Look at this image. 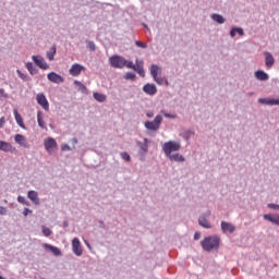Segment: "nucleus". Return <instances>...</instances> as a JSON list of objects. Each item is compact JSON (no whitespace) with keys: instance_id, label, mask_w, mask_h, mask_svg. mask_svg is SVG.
Here are the masks:
<instances>
[{"instance_id":"obj_37","label":"nucleus","mask_w":279,"mask_h":279,"mask_svg":"<svg viewBox=\"0 0 279 279\" xmlns=\"http://www.w3.org/2000/svg\"><path fill=\"white\" fill-rule=\"evenodd\" d=\"M16 73H17L19 77L21 80H23L24 82H27L29 80V76H27V74H24L23 72H21V70H16Z\"/></svg>"},{"instance_id":"obj_55","label":"nucleus","mask_w":279,"mask_h":279,"mask_svg":"<svg viewBox=\"0 0 279 279\" xmlns=\"http://www.w3.org/2000/svg\"><path fill=\"white\" fill-rule=\"evenodd\" d=\"M144 27H145L146 29H148L147 24H144Z\"/></svg>"},{"instance_id":"obj_11","label":"nucleus","mask_w":279,"mask_h":279,"mask_svg":"<svg viewBox=\"0 0 279 279\" xmlns=\"http://www.w3.org/2000/svg\"><path fill=\"white\" fill-rule=\"evenodd\" d=\"M143 93H145V95H149L150 97H154V95L158 93V87H156V85L153 83H147L143 86Z\"/></svg>"},{"instance_id":"obj_48","label":"nucleus","mask_w":279,"mask_h":279,"mask_svg":"<svg viewBox=\"0 0 279 279\" xmlns=\"http://www.w3.org/2000/svg\"><path fill=\"white\" fill-rule=\"evenodd\" d=\"M23 215H24V217H27V215H32V209L24 208Z\"/></svg>"},{"instance_id":"obj_6","label":"nucleus","mask_w":279,"mask_h":279,"mask_svg":"<svg viewBox=\"0 0 279 279\" xmlns=\"http://www.w3.org/2000/svg\"><path fill=\"white\" fill-rule=\"evenodd\" d=\"M109 64L113 69H123L125 66V58L114 54L109 58Z\"/></svg>"},{"instance_id":"obj_20","label":"nucleus","mask_w":279,"mask_h":279,"mask_svg":"<svg viewBox=\"0 0 279 279\" xmlns=\"http://www.w3.org/2000/svg\"><path fill=\"white\" fill-rule=\"evenodd\" d=\"M254 76L258 80V82H267V80H269V74L263 70L255 71Z\"/></svg>"},{"instance_id":"obj_44","label":"nucleus","mask_w":279,"mask_h":279,"mask_svg":"<svg viewBox=\"0 0 279 279\" xmlns=\"http://www.w3.org/2000/svg\"><path fill=\"white\" fill-rule=\"evenodd\" d=\"M72 147L71 146H69L68 144H63L62 146H61V150L62 151H72Z\"/></svg>"},{"instance_id":"obj_3","label":"nucleus","mask_w":279,"mask_h":279,"mask_svg":"<svg viewBox=\"0 0 279 279\" xmlns=\"http://www.w3.org/2000/svg\"><path fill=\"white\" fill-rule=\"evenodd\" d=\"M182 149V144L175 141H169L163 143L162 150L166 157L171 156L173 151H180Z\"/></svg>"},{"instance_id":"obj_56","label":"nucleus","mask_w":279,"mask_h":279,"mask_svg":"<svg viewBox=\"0 0 279 279\" xmlns=\"http://www.w3.org/2000/svg\"><path fill=\"white\" fill-rule=\"evenodd\" d=\"M0 279H5V278H3V276L0 275Z\"/></svg>"},{"instance_id":"obj_17","label":"nucleus","mask_w":279,"mask_h":279,"mask_svg":"<svg viewBox=\"0 0 279 279\" xmlns=\"http://www.w3.org/2000/svg\"><path fill=\"white\" fill-rule=\"evenodd\" d=\"M28 199L35 204V206H40V198L38 197V192L31 190L27 193Z\"/></svg>"},{"instance_id":"obj_16","label":"nucleus","mask_w":279,"mask_h":279,"mask_svg":"<svg viewBox=\"0 0 279 279\" xmlns=\"http://www.w3.org/2000/svg\"><path fill=\"white\" fill-rule=\"evenodd\" d=\"M258 104H262V106H279V98H259Z\"/></svg>"},{"instance_id":"obj_40","label":"nucleus","mask_w":279,"mask_h":279,"mask_svg":"<svg viewBox=\"0 0 279 279\" xmlns=\"http://www.w3.org/2000/svg\"><path fill=\"white\" fill-rule=\"evenodd\" d=\"M136 47H140L141 49H147V44L141 41V40H135Z\"/></svg>"},{"instance_id":"obj_50","label":"nucleus","mask_w":279,"mask_h":279,"mask_svg":"<svg viewBox=\"0 0 279 279\" xmlns=\"http://www.w3.org/2000/svg\"><path fill=\"white\" fill-rule=\"evenodd\" d=\"M5 125V117L0 118V130Z\"/></svg>"},{"instance_id":"obj_46","label":"nucleus","mask_w":279,"mask_h":279,"mask_svg":"<svg viewBox=\"0 0 279 279\" xmlns=\"http://www.w3.org/2000/svg\"><path fill=\"white\" fill-rule=\"evenodd\" d=\"M0 97H3L4 99H8V95L5 94V89L0 88Z\"/></svg>"},{"instance_id":"obj_30","label":"nucleus","mask_w":279,"mask_h":279,"mask_svg":"<svg viewBox=\"0 0 279 279\" xmlns=\"http://www.w3.org/2000/svg\"><path fill=\"white\" fill-rule=\"evenodd\" d=\"M26 69L28 71V73H31V75H36L38 73V69L36 66H34V63H32V62L26 63Z\"/></svg>"},{"instance_id":"obj_41","label":"nucleus","mask_w":279,"mask_h":279,"mask_svg":"<svg viewBox=\"0 0 279 279\" xmlns=\"http://www.w3.org/2000/svg\"><path fill=\"white\" fill-rule=\"evenodd\" d=\"M125 80H136V74L134 72H128L125 74Z\"/></svg>"},{"instance_id":"obj_14","label":"nucleus","mask_w":279,"mask_h":279,"mask_svg":"<svg viewBox=\"0 0 279 279\" xmlns=\"http://www.w3.org/2000/svg\"><path fill=\"white\" fill-rule=\"evenodd\" d=\"M220 227H221L222 232H225V233L229 232V234H234V232L236 231V227L234 225H232L231 222L221 221Z\"/></svg>"},{"instance_id":"obj_2","label":"nucleus","mask_w":279,"mask_h":279,"mask_svg":"<svg viewBox=\"0 0 279 279\" xmlns=\"http://www.w3.org/2000/svg\"><path fill=\"white\" fill-rule=\"evenodd\" d=\"M149 71L156 84H158L159 86H169V80H167L165 76H159L162 73V68H160L158 64H151Z\"/></svg>"},{"instance_id":"obj_13","label":"nucleus","mask_w":279,"mask_h":279,"mask_svg":"<svg viewBox=\"0 0 279 279\" xmlns=\"http://www.w3.org/2000/svg\"><path fill=\"white\" fill-rule=\"evenodd\" d=\"M47 78L49 82H52V84H62V82H64V77L56 72L48 73Z\"/></svg>"},{"instance_id":"obj_31","label":"nucleus","mask_w":279,"mask_h":279,"mask_svg":"<svg viewBox=\"0 0 279 279\" xmlns=\"http://www.w3.org/2000/svg\"><path fill=\"white\" fill-rule=\"evenodd\" d=\"M93 97L96 101H98L99 104H104V101H106L107 97L104 94L100 93H94Z\"/></svg>"},{"instance_id":"obj_22","label":"nucleus","mask_w":279,"mask_h":279,"mask_svg":"<svg viewBox=\"0 0 279 279\" xmlns=\"http://www.w3.org/2000/svg\"><path fill=\"white\" fill-rule=\"evenodd\" d=\"M167 158H169V160L172 162H184V160H186L180 153H172L171 155H168Z\"/></svg>"},{"instance_id":"obj_21","label":"nucleus","mask_w":279,"mask_h":279,"mask_svg":"<svg viewBox=\"0 0 279 279\" xmlns=\"http://www.w3.org/2000/svg\"><path fill=\"white\" fill-rule=\"evenodd\" d=\"M43 247L45 250H49L50 252H52V254L54 256H62V251H60V248H58L57 246H53L51 244H47V243H44L43 244Z\"/></svg>"},{"instance_id":"obj_34","label":"nucleus","mask_w":279,"mask_h":279,"mask_svg":"<svg viewBox=\"0 0 279 279\" xmlns=\"http://www.w3.org/2000/svg\"><path fill=\"white\" fill-rule=\"evenodd\" d=\"M41 232L44 234V236H49L50 234H53V231H51V229H49V227H41Z\"/></svg>"},{"instance_id":"obj_35","label":"nucleus","mask_w":279,"mask_h":279,"mask_svg":"<svg viewBox=\"0 0 279 279\" xmlns=\"http://www.w3.org/2000/svg\"><path fill=\"white\" fill-rule=\"evenodd\" d=\"M124 66H126V69H133V71H136V65L132 61H128L124 59Z\"/></svg>"},{"instance_id":"obj_23","label":"nucleus","mask_w":279,"mask_h":279,"mask_svg":"<svg viewBox=\"0 0 279 279\" xmlns=\"http://www.w3.org/2000/svg\"><path fill=\"white\" fill-rule=\"evenodd\" d=\"M264 220L269 221L270 223H275V226H279V215L272 216L271 214H265Z\"/></svg>"},{"instance_id":"obj_18","label":"nucleus","mask_w":279,"mask_h":279,"mask_svg":"<svg viewBox=\"0 0 279 279\" xmlns=\"http://www.w3.org/2000/svg\"><path fill=\"white\" fill-rule=\"evenodd\" d=\"M14 141L21 147H26V148L29 147V144L27 143V138L25 137V135L16 134L14 136Z\"/></svg>"},{"instance_id":"obj_54","label":"nucleus","mask_w":279,"mask_h":279,"mask_svg":"<svg viewBox=\"0 0 279 279\" xmlns=\"http://www.w3.org/2000/svg\"><path fill=\"white\" fill-rule=\"evenodd\" d=\"M247 95H248V97H252L254 95V92H251Z\"/></svg>"},{"instance_id":"obj_25","label":"nucleus","mask_w":279,"mask_h":279,"mask_svg":"<svg viewBox=\"0 0 279 279\" xmlns=\"http://www.w3.org/2000/svg\"><path fill=\"white\" fill-rule=\"evenodd\" d=\"M211 20L215 21V23H218V25H223V23H226V19L219 13L211 14Z\"/></svg>"},{"instance_id":"obj_32","label":"nucleus","mask_w":279,"mask_h":279,"mask_svg":"<svg viewBox=\"0 0 279 279\" xmlns=\"http://www.w3.org/2000/svg\"><path fill=\"white\" fill-rule=\"evenodd\" d=\"M56 57V46H52L49 51L47 52L48 60L53 61V58Z\"/></svg>"},{"instance_id":"obj_5","label":"nucleus","mask_w":279,"mask_h":279,"mask_svg":"<svg viewBox=\"0 0 279 279\" xmlns=\"http://www.w3.org/2000/svg\"><path fill=\"white\" fill-rule=\"evenodd\" d=\"M162 123V116L158 114L153 121H146L144 128L150 132H158L160 130V124Z\"/></svg>"},{"instance_id":"obj_1","label":"nucleus","mask_w":279,"mask_h":279,"mask_svg":"<svg viewBox=\"0 0 279 279\" xmlns=\"http://www.w3.org/2000/svg\"><path fill=\"white\" fill-rule=\"evenodd\" d=\"M221 238L219 235H209L202 240L201 245L205 252H214L219 250Z\"/></svg>"},{"instance_id":"obj_45","label":"nucleus","mask_w":279,"mask_h":279,"mask_svg":"<svg viewBox=\"0 0 279 279\" xmlns=\"http://www.w3.org/2000/svg\"><path fill=\"white\" fill-rule=\"evenodd\" d=\"M70 143H72V149H75V145H77V138L76 137L71 138Z\"/></svg>"},{"instance_id":"obj_8","label":"nucleus","mask_w":279,"mask_h":279,"mask_svg":"<svg viewBox=\"0 0 279 279\" xmlns=\"http://www.w3.org/2000/svg\"><path fill=\"white\" fill-rule=\"evenodd\" d=\"M72 252L76 256H82L84 254V250L82 248V242L80 241V238H74L72 240Z\"/></svg>"},{"instance_id":"obj_27","label":"nucleus","mask_w":279,"mask_h":279,"mask_svg":"<svg viewBox=\"0 0 279 279\" xmlns=\"http://www.w3.org/2000/svg\"><path fill=\"white\" fill-rule=\"evenodd\" d=\"M0 151H12V144L8 142L0 141Z\"/></svg>"},{"instance_id":"obj_38","label":"nucleus","mask_w":279,"mask_h":279,"mask_svg":"<svg viewBox=\"0 0 279 279\" xmlns=\"http://www.w3.org/2000/svg\"><path fill=\"white\" fill-rule=\"evenodd\" d=\"M120 156H121L122 160L130 162V160H131L130 154H128L126 151H123L120 154Z\"/></svg>"},{"instance_id":"obj_19","label":"nucleus","mask_w":279,"mask_h":279,"mask_svg":"<svg viewBox=\"0 0 279 279\" xmlns=\"http://www.w3.org/2000/svg\"><path fill=\"white\" fill-rule=\"evenodd\" d=\"M264 56L267 69H271V66L276 64V59H274V54H271V52H265Z\"/></svg>"},{"instance_id":"obj_26","label":"nucleus","mask_w":279,"mask_h":279,"mask_svg":"<svg viewBox=\"0 0 279 279\" xmlns=\"http://www.w3.org/2000/svg\"><path fill=\"white\" fill-rule=\"evenodd\" d=\"M236 34H239V36H245V32L243 31L242 27L231 28V31H230L231 38H234V36H236Z\"/></svg>"},{"instance_id":"obj_47","label":"nucleus","mask_w":279,"mask_h":279,"mask_svg":"<svg viewBox=\"0 0 279 279\" xmlns=\"http://www.w3.org/2000/svg\"><path fill=\"white\" fill-rule=\"evenodd\" d=\"M0 215H8V208L0 206Z\"/></svg>"},{"instance_id":"obj_49","label":"nucleus","mask_w":279,"mask_h":279,"mask_svg":"<svg viewBox=\"0 0 279 279\" xmlns=\"http://www.w3.org/2000/svg\"><path fill=\"white\" fill-rule=\"evenodd\" d=\"M199 239H202V233L201 232H195L194 233V240L199 241Z\"/></svg>"},{"instance_id":"obj_43","label":"nucleus","mask_w":279,"mask_h":279,"mask_svg":"<svg viewBox=\"0 0 279 279\" xmlns=\"http://www.w3.org/2000/svg\"><path fill=\"white\" fill-rule=\"evenodd\" d=\"M267 208H270L271 210H279V205L278 204H274V203H269L267 205Z\"/></svg>"},{"instance_id":"obj_42","label":"nucleus","mask_w":279,"mask_h":279,"mask_svg":"<svg viewBox=\"0 0 279 279\" xmlns=\"http://www.w3.org/2000/svg\"><path fill=\"white\" fill-rule=\"evenodd\" d=\"M86 44L90 51H95V43L94 41L87 40Z\"/></svg>"},{"instance_id":"obj_4","label":"nucleus","mask_w":279,"mask_h":279,"mask_svg":"<svg viewBox=\"0 0 279 279\" xmlns=\"http://www.w3.org/2000/svg\"><path fill=\"white\" fill-rule=\"evenodd\" d=\"M149 143L151 142L148 138H144L143 142L136 141V146L138 147L137 154L142 162H144L147 153L149 151Z\"/></svg>"},{"instance_id":"obj_10","label":"nucleus","mask_w":279,"mask_h":279,"mask_svg":"<svg viewBox=\"0 0 279 279\" xmlns=\"http://www.w3.org/2000/svg\"><path fill=\"white\" fill-rule=\"evenodd\" d=\"M32 60L37 66H39V69H43L44 71H47V69H49V64L41 56H33Z\"/></svg>"},{"instance_id":"obj_24","label":"nucleus","mask_w":279,"mask_h":279,"mask_svg":"<svg viewBox=\"0 0 279 279\" xmlns=\"http://www.w3.org/2000/svg\"><path fill=\"white\" fill-rule=\"evenodd\" d=\"M13 114L15 117V121H16L17 125L21 126L22 130H25L26 129L25 123L23 122V117L21 116V113H19V110L14 109Z\"/></svg>"},{"instance_id":"obj_33","label":"nucleus","mask_w":279,"mask_h":279,"mask_svg":"<svg viewBox=\"0 0 279 279\" xmlns=\"http://www.w3.org/2000/svg\"><path fill=\"white\" fill-rule=\"evenodd\" d=\"M191 136H195V131L187 130L184 132L183 138L184 141H191Z\"/></svg>"},{"instance_id":"obj_39","label":"nucleus","mask_w":279,"mask_h":279,"mask_svg":"<svg viewBox=\"0 0 279 279\" xmlns=\"http://www.w3.org/2000/svg\"><path fill=\"white\" fill-rule=\"evenodd\" d=\"M135 71L138 73V75H141V77H145V70L143 66L137 65Z\"/></svg>"},{"instance_id":"obj_28","label":"nucleus","mask_w":279,"mask_h":279,"mask_svg":"<svg viewBox=\"0 0 279 279\" xmlns=\"http://www.w3.org/2000/svg\"><path fill=\"white\" fill-rule=\"evenodd\" d=\"M74 84H75V86H77L80 93H83V95H88V88L85 87V85L82 84V82L75 81Z\"/></svg>"},{"instance_id":"obj_52","label":"nucleus","mask_w":279,"mask_h":279,"mask_svg":"<svg viewBox=\"0 0 279 279\" xmlns=\"http://www.w3.org/2000/svg\"><path fill=\"white\" fill-rule=\"evenodd\" d=\"M165 117H166L167 119H175V116L170 114V113H165Z\"/></svg>"},{"instance_id":"obj_12","label":"nucleus","mask_w":279,"mask_h":279,"mask_svg":"<svg viewBox=\"0 0 279 279\" xmlns=\"http://www.w3.org/2000/svg\"><path fill=\"white\" fill-rule=\"evenodd\" d=\"M36 101L41 108H44L46 111L49 110V100H47V97L45 94H37Z\"/></svg>"},{"instance_id":"obj_15","label":"nucleus","mask_w":279,"mask_h":279,"mask_svg":"<svg viewBox=\"0 0 279 279\" xmlns=\"http://www.w3.org/2000/svg\"><path fill=\"white\" fill-rule=\"evenodd\" d=\"M82 71H84V65L74 63V64H72V66L70 69V75H73V77H77V76H80Z\"/></svg>"},{"instance_id":"obj_51","label":"nucleus","mask_w":279,"mask_h":279,"mask_svg":"<svg viewBox=\"0 0 279 279\" xmlns=\"http://www.w3.org/2000/svg\"><path fill=\"white\" fill-rule=\"evenodd\" d=\"M146 117H147L148 119L154 118V112H153V111H148V112L146 113Z\"/></svg>"},{"instance_id":"obj_7","label":"nucleus","mask_w":279,"mask_h":279,"mask_svg":"<svg viewBox=\"0 0 279 279\" xmlns=\"http://www.w3.org/2000/svg\"><path fill=\"white\" fill-rule=\"evenodd\" d=\"M208 217H210V210L203 213L198 218V225L206 230H210V228H213V225L208 221Z\"/></svg>"},{"instance_id":"obj_36","label":"nucleus","mask_w":279,"mask_h":279,"mask_svg":"<svg viewBox=\"0 0 279 279\" xmlns=\"http://www.w3.org/2000/svg\"><path fill=\"white\" fill-rule=\"evenodd\" d=\"M17 202L20 204H23L24 206H29V202H27V198H25V196H22V195L17 196Z\"/></svg>"},{"instance_id":"obj_9","label":"nucleus","mask_w":279,"mask_h":279,"mask_svg":"<svg viewBox=\"0 0 279 279\" xmlns=\"http://www.w3.org/2000/svg\"><path fill=\"white\" fill-rule=\"evenodd\" d=\"M45 149L48 154H51L53 149H58V142L53 137H48L44 141Z\"/></svg>"},{"instance_id":"obj_53","label":"nucleus","mask_w":279,"mask_h":279,"mask_svg":"<svg viewBox=\"0 0 279 279\" xmlns=\"http://www.w3.org/2000/svg\"><path fill=\"white\" fill-rule=\"evenodd\" d=\"M85 245L90 250V243H88L86 240L84 241Z\"/></svg>"},{"instance_id":"obj_29","label":"nucleus","mask_w":279,"mask_h":279,"mask_svg":"<svg viewBox=\"0 0 279 279\" xmlns=\"http://www.w3.org/2000/svg\"><path fill=\"white\" fill-rule=\"evenodd\" d=\"M37 123L41 128V130L47 129V125L45 124V120H43V111L37 112Z\"/></svg>"},{"instance_id":"obj_57","label":"nucleus","mask_w":279,"mask_h":279,"mask_svg":"<svg viewBox=\"0 0 279 279\" xmlns=\"http://www.w3.org/2000/svg\"><path fill=\"white\" fill-rule=\"evenodd\" d=\"M64 226H68L66 222H64Z\"/></svg>"}]
</instances>
